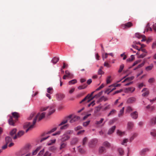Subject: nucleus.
<instances>
[{
	"mask_svg": "<svg viewBox=\"0 0 156 156\" xmlns=\"http://www.w3.org/2000/svg\"><path fill=\"white\" fill-rule=\"evenodd\" d=\"M73 133V130H68L66 131L61 136V141L62 142H64L69 140L70 138V135Z\"/></svg>",
	"mask_w": 156,
	"mask_h": 156,
	"instance_id": "nucleus-1",
	"label": "nucleus"
},
{
	"mask_svg": "<svg viewBox=\"0 0 156 156\" xmlns=\"http://www.w3.org/2000/svg\"><path fill=\"white\" fill-rule=\"evenodd\" d=\"M38 115L34 119L32 124L30 125V123L28 122H26L24 124L23 126L24 128H28L26 130V132H27L29 130L31 129L34 127V125L36 122L37 118Z\"/></svg>",
	"mask_w": 156,
	"mask_h": 156,
	"instance_id": "nucleus-2",
	"label": "nucleus"
},
{
	"mask_svg": "<svg viewBox=\"0 0 156 156\" xmlns=\"http://www.w3.org/2000/svg\"><path fill=\"white\" fill-rule=\"evenodd\" d=\"M67 118L69 121V122L73 123L80 119L79 116L74 115H70L67 117Z\"/></svg>",
	"mask_w": 156,
	"mask_h": 156,
	"instance_id": "nucleus-3",
	"label": "nucleus"
},
{
	"mask_svg": "<svg viewBox=\"0 0 156 156\" xmlns=\"http://www.w3.org/2000/svg\"><path fill=\"white\" fill-rule=\"evenodd\" d=\"M47 109H48V115H51L55 111V109L53 106L42 107L41 108V111H43Z\"/></svg>",
	"mask_w": 156,
	"mask_h": 156,
	"instance_id": "nucleus-4",
	"label": "nucleus"
},
{
	"mask_svg": "<svg viewBox=\"0 0 156 156\" xmlns=\"http://www.w3.org/2000/svg\"><path fill=\"white\" fill-rule=\"evenodd\" d=\"M97 140L96 139H94L90 140L88 143V145L90 147H94L97 143Z\"/></svg>",
	"mask_w": 156,
	"mask_h": 156,
	"instance_id": "nucleus-5",
	"label": "nucleus"
},
{
	"mask_svg": "<svg viewBox=\"0 0 156 156\" xmlns=\"http://www.w3.org/2000/svg\"><path fill=\"white\" fill-rule=\"evenodd\" d=\"M45 113L44 112H43L41 113H38L36 115L35 118L38 115V116L37 117V119L39 121L41 120V119H43L45 115Z\"/></svg>",
	"mask_w": 156,
	"mask_h": 156,
	"instance_id": "nucleus-6",
	"label": "nucleus"
},
{
	"mask_svg": "<svg viewBox=\"0 0 156 156\" xmlns=\"http://www.w3.org/2000/svg\"><path fill=\"white\" fill-rule=\"evenodd\" d=\"M142 92H143L142 96L143 97L147 96L149 94V91L146 88H144L142 90Z\"/></svg>",
	"mask_w": 156,
	"mask_h": 156,
	"instance_id": "nucleus-7",
	"label": "nucleus"
},
{
	"mask_svg": "<svg viewBox=\"0 0 156 156\" xmlns=\"http://www.w3.org/2000/svg\"><path fill=\"white\" fill-rule=\"evenodd\" d=\"M24 134V132L23 131H20L17 133V135H15L13 137L14 139H16L18 137H20L23 135Z\"/></svg>",
	"mask_w": 156,
	"mask_h": 156,
	"instance_id": "nucleus-8",
	"label": "nucleus"
},
{
	"mask_svg": "<svg viewBox=\"0 0 156 156\" xmlns=\"http://www.w3.org/2000/svg\"><path fill=\"white\" fill-rule=\"evenodd\" d=\"M135 90V88L133 87H129L126 88L124 90V92L126 93H132Z\"/></svg>",
	"mask_w": 156,
	"mask_h": 156,
	"instance_id": "nucleus-9",
	"label": "nucleus"
},
{
	"mask_svg": "<svg viewBox=\"0 0 156 156\" xmlns=\"http://www.w3.org/2000/svg\"><path fill=\"white\" fill-rule=\"evenodd\" d=\"M65 97V96L63 94H59L56 95L57 99L59 101L62 100Z\"/></svg>",
	"mask_w": 156,
	"mask_h": 156,
	"instance_id": "nucleus-10",
	"label": "nucleus"
},
{
	"mask_svg": "<svg viewBox=\"0 0 156 156\" xmlns=\"http://www.w3.org/2000/svg\"><path fill=\"white\" fill-rule=\"evenodd\" d=\"M133 123L131 122H129L127 124V129L130 130L132 129L133 127Z\"/></svg>",
	"mask_w": 156,
	"mask_h": 156,
	"instance_id": "nucleus-11",
	"label": "nucleus"
},
{
	"mask_svg": "<svg viewBox=\"0 0 156 156\" xmlns=\"http://www.w3.org/2000/svg\"><path fill=\"white\" fill-rule=\"evenodd\" d=\"M130 115L132 119H136L138 117V112L136 111L134 112L131 113Z\"/></svg>",
	"mask_w": 156,
	"mask_h": 156,
	"instance_id": "nucleus-12",
	"label": "nucleus"
},
{
	"mask_svg": "<svg viewBox=\"0 0 156 156\" xmlns=\"http://www.w3.org/2000/svg\"><path fill=\"white\" fill-rule=\"evenodd\" d=\"M31 146L29 144H28L26 145L24 147V148L22 150L23 151L25 152H28L29 150L31 149Z\"/></svg>",
	"mask_w": 156,
	"mask_h": 156,
	"instance_id": "nucleus-13",
	"label": "nucleus"
},
{
	"mask_svg": "<svg viewBox=\"0 0 156 156\" xmlns=\"http://www.w3.org/2000/svg\"><path fill=\"white\" fill-rule=\"evenodd\" d=\"M116 128V126H114L110 128L107 134L108 135H110L113 133Z\"/></svg>",
	"mask_w": 156,
	"mask_h": 156,
	"instance_id": "nucleus-14",
	"label": "nucleus"
},
{
	"mask_svg": "<svg viewBox=\"0 0 156 156\" xmlns=\"http://www.w3.org/2000/svg\"><path fill=\"white\" fill-rule=\"evenodd\" d=\"M136 99L134 97H131L129 98L127 100V102L128 103H133L135 102Z\"/></svg>",
	"mask_w": 156,
	"mask_h": 156,
	"instance_id": "nucleus-15",
	"label": "nucleus"
},
{
	"mask_svg": "<svg viewBox=\"0 0 156 156\" xmlns=\"http://www.w3.org/2000/svg\"><path fill=\"white\" fill-rule=\"evenodd\" d=\"M124 107H123L119 111L118 114V116L119 117H120L123 116L124 113Z\"/></svg>",
	"mask_w": 156,
	"mask_h": 156,
	"instance_id": "nucleus-16",
	"label": "nucleus"
},
{
	"mask_svg": "<svg viewBox=\"0 0 156 156\" xmlns=\"http://www.w3.org/2000/svg\"><path fill=\"white\" fill-rule=\"evenodd\" d=\"M116 133L118 136H122L125 135V131L122 132L119 129H118L116 131Z\"/></svg>",
	"mask_w": 156,
	"mask_h": 156,
	"instance_id": "nucleus-17",
	"label": "nucleus"
},
{
	"mask_svg": "<svg viewBox=\"0 0 156 156\" xmlns=\"http://www.w3.org/2000/svg\"><path fill=\"white\" fill-rule=\"evenodd\" d=\"M156 124V116L152 119L150 122V125L152 126Z\"/></svg>",
	"mask_w": 156,
	"mask_h": 156,
	"instance_id": "nucleus-18",
	"label": "nucleus"
},
{
	"mask_svg": "<svg viewBox=\"0 0 156 156\" xmlns=\"http://www.w3.org/2000/svg\"><path fill=\"white\" fill-rule=\"evenodd\" d=\"M123 26L124 28H126L132 27L133 26V24L131 22H129L125 24Z\"/></svg>",
	"mask_w": 156,
	"mask_h": 156,
	"instance_id": "nucleus-19",
	"label": "nucleus"
},
{
	"mask_svg": "<svg viewBox=\"0 0 156 156\" xmlns=\"http://www.w3.org/2000/svg\"><path fill=\"white\" fill-rule=\"evenodd\" d=\"M78 139L77 138H73L70 142V143L72 144H75L78 142Z\"/></svg>",
	"mask_w": 156,
	"mask_h": 156,
	"instance_id": "nucleus-20",
	"label": "nucleus"
},
{
	"mask_svg": "<svg viewBox=\"0 0 156 156\" xmlns=\"http://www.w3.org/2000/svg\"><path fill=\"white\" fill-rule=\"evenodd\" d=\"M65 73L66 74L65 75L67 77H72L73 76V74L70 73L68 70L66 71Z\"/></svg>",
	"mask_w": 156,
	"mask_h": 156,
	"instance_id": "nucleus-21",
	"label": "nucleus"
},
{
	"mask_svg": "<svg viewBox=\"0 0 156 156\" xmlns=\"http://www.w3.org/2000/svg\"><path fill=\"white\" fill-rule=\"evenodd\" d=\"M17 130L16 129L14 128L10 132V135L12 136L13 137L14 136L16 135V133Z\"/></svg>",
	"mask_w": 156,
	"mask_h": 156,
	"instance_id": "nucleus-22",
	"label": "nucleus"
},
{
	"mask_svg": "<svg viewBox=\"0 0 156 156\" xmlns=\"http://www.w3.org/2000/svg\"><path fill=\"white\" fill-rule=\"evenodd\" d=\"M41 147H37L35 150L32 152V155L33 156L36 155L38 152V151L40 149Z\"/></svg>",
	"mask_w": 156,
	"mask_h": 156,
	"instance_id": "nucleus-23",
	"label": "nucleus"
},
{
	"mask_svg": "<svg viewBox=\"0 0 156 156\" xmlns=\"http://www.w3.org/2000/svg\"><path fill=\"white\" fill-rule=\"evenodd\" d=\"M103 145L106 147L109 148L111 147L110 144L107 141H105L103 143Z\"/></svg>",
	"mask_w": 156,
	"mask_h": 156,
	"instance_id": "nucleus-24",
	"label": "nucleus"
},
{
	"mask_svg": "<svg viewBox=\"0 0 156 156\" xmlns=\"http://www.w3.org/2000/svg\"><path fill=\"white\" fill-rule=\"evenodd\" d=\"M9 124L10 125L14 126V122L13 121L12 117L10 116V119L8 120Z\"/></svg>",
	"mask_w": 156,
	"mask_h": 156,
	"instance_id": "nucleus-25",
	"label": "nucleus"
},
{
	"mask_svg": "<svg viewBox=\"0 0 156 156\" xmlns=\"http://www.w3.org/2000/svg\"><path fill=\"white\" fill-rule=\"evenodd\" d=\"M61 143L60 147V149L61 150L63 148H65L67 145V144L66 143H64V142H62Z\"/></svg>",
	"mask_w": 156,
	"mask_h": 156,
	"instance_id": "nucleus-26",
	"label": "nucleus"
},
{
	"mask_svg": "<svg viewBox=\"0 0 156 156\" xmlns=\"http://www.w3.org/2000/svg\"><path fill=\"white\" fill-rule=\"evenodd\" d=\"M68 119L67 118V117L64 120H63L62 122L58 125V126H61L62 125H63L66 123L68 121Z\"/></svg>",
	"mask_w": 156,
	"mask_h": 156,
	"instance_id": "nucleus-27",
	"label": "nucleus"
},
{
	"mask_svg": "<svg viewBox=\"0 0 156 156\" xmlns=\"http://www.w3.org/2000/svg\"><path fill=\"white\" fill-rule=\"evenodd\" d=\"M134 58H135L134 56L133 55H132L130 58L126 59V61L127 62H132L134 59Z\"/></svg>",
	"mask_w": 156,
	"mask_h": 156,
	"instance_id": "nucleus-28",
	"label": "nucleus"
},
{
	"mask_svg": "<svg viewBox=\"0 0 156 156\" xmlns=\"http://www.w3.org/2000/svg\"><path fill=\"white\" fill-rule=\"evenodd\" d=\"M153 65L151 64L150 66L146 67L145 69L147 71H149L151 70L153 68Z\"/></svg>",
	"mask_w": 156,
	"mask_h": 156,
	"instance_id": "nucleus-29",
	"label": "nucleus"
},
{
	"mask_svg": "<svg viewBox=\"0 0 156 156\" xmlns=\"http://www.w3.org/2000/svg\"><path fill=\"white\" fill-rule=\"evenodd\" d=\"M58 58L54 57L51 60V62L54 64H56L59 60Z\"/></svg>",
	"mask_w": 156,
	"mask_h": 156,
	"instance_id": "nucleus-30",
	"label": "nucleus"
},
{
	"mask_svg": "<svg viewBox=\"0 0 156 156\" xmlns=\"http://www.w3.org/2000/svg\"><path fill=\"white\" fill-rule=\"evenodd\" d=\"M106 105L105 107L102 108V110L103 111H105L107 110H108L110 109V105L106 104L105 105Z\"/></svg>",
	"mask_w": 156,
	"mask_h": 156,
	"instance_id": "nucleus-31",
	"label": "nucleus"
},
{
	"mask_svg": "<svg viewBox=\"0 0 156 156\" xmlns=\"http://www.w3.org/2000/svg\"><path fill=\"white\" fill-rule=\"evenodd\" d=\"M118 151L119 153V154L120 156L124 154V151L122 148H119L118 149Z\"/></svg>",
	"mask_w": 156,
	"mask_h": 156,
	"instance_id": "nucleus-32",
	"label": "nucleus"
},
{
	"mask_svg": "<svg viewBox=\"0 0 156 156\" xmlns=\"http://www.w3.org/2000/svg\"><path fill=\"white\" fill-rule=\"evenodd\" d=\"M77 82V81L76 79H73L71 80H70L69 82V85L74 84Z\"/></svg>",
	"mask_w": 156,
	"mask_h": 156,
	"instance_id": "nucleus-33",
	"label": "nucleus"
},
{
	"mask_svg": "<svg viewBox=\"0 0 156 156\" xmlns=\"http://www.w3.org/2000/svg\"><path fill=\"white\" fill-rule=\"evenodd\" d=\"M13 117L15 119H17L19 117L18 113L16 112H14L12 113Z\"/></svg>",
	"mask_w": 156,
	"mask_h": 156,
	"instance_id": "nucleus-34",
	"label": "nucleus"
},
{
	"mask_svg": "<svg viewBox=\"0 0 156 156\" xmlns=\"http://www.w3.org/2000/svg\"><path fill=\"white\" fill-rule=\"evenodd\" d=\"M55 139L51 140L47 143V144L48 145H51L54 143L55 142Z\"/></svg>",
	"mask_w": 156,
	"mask_h": 156,
	"instance_id": "nucleus-35",
	"label": "nucleus"
},
{
	"mask_svg": "<svg viewBox=\"0 0 156 156\" xmlns=\"http://www.w3.org/2000/svg\"><path fill=\"white\" fill-rule=\"evenodd\" d=\"M104 120L103 118H101L100 120L99 121H96L95 124L97 125H99L101 124Z\"/></svg>",
	"mask_w": 156,
	"mask_h": 156,
	"instance_id": "nucleus-36",
	"label": "nucleus"
},
{
	"mask_svg": "<svg viewBox=\"0 0 156 156\" xmlns=\"http://www.w3.org/2000/svg\"><path fill=\"white\" fill-rule=\"evenodd\" d=\"M5 141L6 144H8L12 140L11 138L9 136H7L5 138Z\"/></svg>",
	"mask_w": 156,
	"mask_h": 156,
	"instance_id": "nucleus-37",
	"label": "nucleus"
},
{
	"mask_svg": "<svg viewBox=\"0 0 156 156\" xmlns=\"http://www.w3.org/2000/svg\"><path fill=\"white\" fill-rule=\"evenodd\" d=\"M151 135L154 137V138H156V131L155 130H153L151 131Z\"/></svg>",
	"mask_w": 156,
	"mask_h": 156,
	"instance_id": "nucleus-38",
	"label": "nucleus"
},
{
	"mask_svg": "<svg viewBox=\"0 0 156 156\" xmlns=\"http://www.w3.org/2000/svg\"><path fill=\"white\" fill-rule=\"evenodd\" d=\"M47 92L49 94H52L53 93V88L50 87L47 89Z\"/></svg>",
	"mask_w": 156,
	"mask_h": 156,
	"instance_id": "nucleus-39",
	"label": "nucleus"
},
{
	"mask_svg": "<svg viewBox=\"0 0 156 156\" xmlns=\"http://www.w3.org/2000/svg\"><path fill=\"white\" fill-rule=\"evenodd\" d=\"M116 112V110L114 109H112L108 114V116H109L111 115H113V114H114Z\"/></svg>",
	"mask_w": 156,
	"mask_h": 156,
	"instance_id": "nucleus-40",
	"label": "nucleus"
},
{
	"mask_svg": "<svg viewBox=\"0 0 156 156\" xmlns=\"http://www.w3.org/2000/svg\"><path fill=\"white\" fill-rule=\"evenodd\" d=\"M137 135V134L136 133H135L133 134V135L131 136L130 139H129V140L130 141H131L132 140H133L134 138L136 137Z\"/></svg>",
	"mask_w": 156,
	"mask_h": 156,
	"instance_id": "nucleus-41",
	"label": "nucleus"
},
{
	"mask_svg": "<svg viewBox=\"0 0 156 156\" xmlns=\"http://www.w3.org/2000/svg\"><path fill=\"white\" fill-rule=\"evenodd\" d=\"M133 110L132 108L130 106H129L127 107L126 111L127 112H130Z\"/></svg>",
	"mask_w": 156,
	"mask_h": 156,
	"instance_id": "nucleus-42",
	"label": "nucleus"
},
{
	"mask_svg": "<svg viewBox=\"0 0 156 156\" xmlns=\"http://www.w3.org/2000/svg\"><path fill=\"white\" fill-rule=\"evenodd\" d=\"M146 109L152 111L154 109V107L153 106H151L150 105H148L146 107Z\"/></svg>",
	"mask_w": 156,
	"mask_h": 156,
	"instance_id": "nucleus-43",
	"label": "nucleus"
},
{
	"mask_svg": "<svg viewBox=\"0 0 156 156\" xmlns=\"http://www.w3.org/2000/svg\"><path fill=\"white\" fill-rule=\"evenodd\" d=\"M111 76H109L107 77L106 79L107 83H109L112 80L111 79Z\"/></svg>",
	"mask_w": 156,
	"mask_h": 156,
	"instance_id": "nucleus-44",
	"label": "nucleus"
},
{
	"mask_svg": "<svg viewBox=\"0 0 156 156\" xmlns=\"http://www.w3.org/2000/svg\"><path fill=\"white\" fill-rule=\"evenodd\" d=\"M87 137H84L83 138V141H82L83 145H85L86 144V143L87 142Z\"/></svg>",
	"mask_w": 156,
	"mask_h": 156,
	"instance_id": "nucleus-45",
	"label": "nucleus"
},
{
	"mask_svg": "<svg viewBox=\"0 0 156 156\" xmlns=\"http://www.w3.org/2000/svg\"><path fill=\"white\" fill-rule=\"evenodd\" d=\"M56 129L57 128L56 127H55L52 129H51L48 132L46 133L47 134H50L55 131L56 130Z\"/></svg>",
	"mask_w": 156,
	"mask_h": 156,
	"instance_id": "nucleus-46",
	"label": "nucleus"
},
{
	"mask_svg": "<svg viewBox=\"0 0 156 156\" xmlns=\"http://www.w3.org/2000/svg\"><path fill=\"white\" fill-rule=\"evenodd\" d=\"M69 124H66L61 127L60 129H67L69 127Z\"/></svg>",
	"mask_w": 156,
	"mask_h": 156,
	"instance_id": "nucleus-47",
	"label": "nucleus"
},
{
	"mask_svg": "<svg viewBox=\"0 0 156 156\" xmlns=\"http://www.w3.org/2000/svg\"><path fill=\"white\" fill-rule=\"evenodd\" d=\"M128 141V140L127 139H125L122 142L121 144L123 145H125V144L127 143Z\"/></svg>",
	"mask_w": 156,
	"mask_h": 156,
	"instance_id": "nucleus-48",
	"label": "nucleus"
},
{
	"mask_svg": "<svg viewBox=\"0 0 156 156\" xmlns=\"http://www.w3.org/2000/svg\"><path fill=\"white\" fill-rule=\"evenodd\" d=\"M149 151V149L148 148L144 149L141 151V152L143 154H145L146 152H148Z\"/></svg>",
	"mask_w": 156,
	"mask_h": 156,
	"instance_id": "nucleus-49",
	"label": "nucleus"
},
{
	"mask_svg": "<svg viewBox=\"0 0 156 156\" xmlns=\"http://www.w3.org/2000/svg\"><path fill=\"white\" fill-rule=\"evenodd\" d=\"M124 67V65L123 64H122L120 65L119 69L118 71V72L119 73H121L122 71V70L123 69Z\"/></svg>",
	"mask_w": 156,
	"mask_h": 156,
	"instance_id": "nucleus-50",
	"label": "nucleus"
},
{
	"mask_svg": "<svg viewBox=\"0 0 156 156\" xmlns=\"http://www.w3.org/2000/svg\"><path fill=\"white\" fill-rule=\"evenodd\" d=\"M44 152V149H42L39 152L37 155V156H42Z\"/></svg>",
	"mask_w": 156,
	"mask_h": 156,
	"instance_id": "nucleus-51",
	"label": "nucleus"
},
{
	"mask_svg": "<svg viewBox=\"0 0 156 156\" xmlns=\"http://www.w3.org/2000/svg\"><path fill=\"white\" fill-rule=\"evenodd\" d=\"M105 150V147H101L99 149V152L101 153H102Z\"/></svg>",
	"mask_w": 156,
	"mask_h": 156,
	"instance_id": "nucleus-52",
	"label": "nucleus"
},
{
	"mask_svg": "<svg viewBox=\"0 0 156 156\" xmlns=\"http://www.w3.org/2000/svg\"><path fill=\"white\" fill-rule=\"evenodd\" d=\"M35 113L34 112L32 113L30 115L29 117L28 118V120L31 119L35 115Z\"/></svg>",
	"mask_w": 156,
	"mask_h": 156,
	"instance_id": "nucleus-53",
	"label": "nucleus"
},
{
	"mask_svg": "<svg viewBox=\"0 0 156 156\" xmlns=\"http://www.w3.org/2000/svg\"><path fill=\"white\" fill-rule=\"evenodd\" d=\"M90 120L87 121L86 122H83V125L84 126H87L90 123Z\"/></svg>",
	"mask_w": 156,
	"mask_h": 156,
	"instance_id": "nucleus-54",
	"label": "nucleus"
},
{
	"mask_svg": "<svg viewBox=\"0 0 156 156\" xmlns=\"http://www.w3.org/2000/svg\"><path fill=\"white\" fill-rule=\"evenodd\" d=\"M152 49L156 48V41L153 42L152 45Z\"/></svg>",
	"mask_w": 156,
	"mask_h": 156,
	"instance_id": "nucleus-55",
	"label": "nucleus"
},
{
	"mask_svg": "<svg viewBox=\"0 0 156 156\" xmlns=\"http://www.w3.org/2000/svg\"><path fill=\"white\" fill-rule=\"evenodd\" d=\"M154 81V79L153 78H151L148 80V82L149 83H151L153 82Z\"/></svg>",
	"mask_w": 156,
	"mask_h": 156,
	"instance_id": "nucleus-56",
	"label": "nucleus"
},
{
	"mask_svg": "<svg viewBox=\"0 0 156 156\" xmlns=\"http://www.w3.org/2000/svg\"><path fill=\"white\" fill-rule=\"evenodd\" d=\"M49 149L51 151H53L56 149V148L55 146H52Z\"/></svg>",
	"mask_w": 156,
	"mask_h": 156,
	"instance_id": "nucleus-57",
	"label": "nucleus"
},
{
	"mask_svg": "<svg viewBox=\"0 0 156 156\" xmlns=\"http://www.w3.org/2000/svg\"><path fill=\"white\" fill-rule=\"evenodd\" d=\"M82 127L81 126H78L75 127L74 129L75 131H77L80 129H82Z\"/></svg>",
	"mask_w": 156,
	"mask_h": 156,
	"instance_id": "nucleus-58",
	"label": "nucleus"
},
{
	"mask_svg": "<svg viewBox=\"0 0 156 156\" xmlns=\"http://www.w3.org/2000/svg\"><path fill=\"white\" fill-rule=\"evenodd\" d=\"M61 133L60 131H58L56 133H54L52 134L53 136H56V135H59Z\"/></svg>",
	"mask_w": 156,
	"mask_h": 156,
	"instance_id": "nucleus-59",
	"label": "nucleus"
},
{
	"mask_svg": "<svg viewBox=\"0 0 156 156\" xmlns=\"http://www.w3.org/2000/svg\"><path fill=\"white\" fill-rule=\"evenodd\" d=\"M98 74L102 75L104 73V72L101 69H99L98 71Z\"/></svg>",
	"mask_w": 156,
	"mask_h": 156,
	"instance_id": "nucleus-60",
	"label": "nucleus"
},
{
	"mask_svg": "<svg viewBox=\"0 0 156 156\" xmlns=\"http://www.w3.org/2000/svg\"><path fill=\"white\" fill-rule=\"evenodd\" d=\"M135 36L136 37H137L138 38H140L142 36L140 35L139 33H136L135 34Z\"/></svg>",
	"mask_w": 156,
	"mask_h": 156,
	"instance_id": "nucleus-61",
	"label": "nucleus"
},
{
	"mask_svg": "<svg viewBox=\"0 0 156 156\" xmlns=\"http://www.w3.org/2000/svg\"><path fill=\"white\" fill-rule=\"evenodd\" d=\"M86 87H83L82 86H80L78 87L77 88L79 90H82L85 89Z\"/></svg>",
	"mask_w": 156,
	"mask_h": 156,
	"instance_id": "nucleus-62",
	"label": "nucleus"
},
{
	"mask_svg": "<svg viewBox=\"0 0 156 156\" xmlns=\"http://www.w3.org/2000/svg\"><path fill=\"white\" fill-rule=\"evenodd\" d=\"M75 88H71L69 91V93L70 94H72L75 90Z\"/></svg>",
	"mask_w": 156,
	"mask_h": 156,
	"instance_id": "nucleus-63",
	"label": "nucleus"
},
{
	"mask_svg": "<svg viewBox=\"0 0 156 156\" xmlns=\"http://www.w3.org/2000/svg\"><path fill=\"white\" fill-rule=\"evenodd\" d=\"M78 151L80 152L81 153H83L85 152V151H84V150L82 148H79Z\"/></svg>",
	"mask_w": 156,
	"mask_h": 156,
	"instance_id": "nucleus-64",
	"label": "nucleus"
}]
</instances>
